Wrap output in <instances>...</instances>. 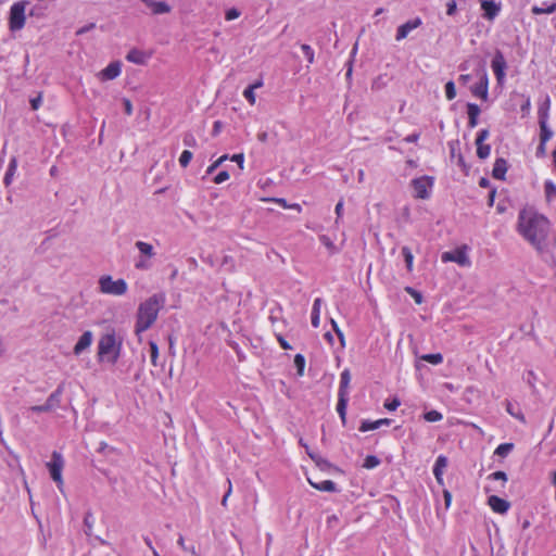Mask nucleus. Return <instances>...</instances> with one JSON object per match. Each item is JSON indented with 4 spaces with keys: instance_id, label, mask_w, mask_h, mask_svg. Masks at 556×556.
Listing matches in <instances>:
<instances>
[{
    "instance_id": "1",
    "label": "nucleus",
    "mask_w": 556,
    "mask_h": 556,
    "mask_svg": "<svg viewBox=\"0 0 556 556\" xmlns=\"http://www.w3.org/2000/svg\"><path fill=\"white\" fill-rule=\"evenodd\" d=\"M517 230L525 240L542 252L551 230V223L543 214L523 208L518 215Z\"/></svg>"
},
{
    "instance_id": "2",
    "label": "nucleus",
    "mask_w": 556,
    "mask_h": 556,
    "mask_svg": "<svg viewBox=\"0 0 556 556\" xmlns=\"http://www.w3.org/2000/svg\"><path fill=\"white\" fill-rule=\"evenodd\" d=\"M164 304L165 295L163 293L153 294L139 304L135 326L136 334L144 332L154 324Z\"/></svg>"
},
{
    "instance_id": "3",
    "label": "nucleus",
    "mask_w": 556,
    "mask_h": 556,
    "mask_svg": "<svg viewBox=\"0 0 556 556\" xmlns=\"http://www.w3.org/2000/svg\"><path fill=\"white\" fill-rule=\"evenodd\" d=\"M122 342L114 332L103 334L98 343V357L100 362L115 364L119 357Z\"/></svg>"
},
{
    "instance_id": "4",
    "label": "nucleus",
    "mask_w": 556,
    "mask_h": 556,
    "mask_svg": "<svg viewBox=\"0 0 556 556\" xmlns=\"http://www.w3.org/2000/svg\"><path fill=\"white\" fill-rule=\"evenodd\" d=\"M128 286L124 279L114 280L112 276H102L99 279V290L101 293L121 296L127 292Z\"/></svg>"
},
{
    "instance_id": "5",
    "label": "nucleus",
    "mask_w": 556,
    "mask_h": 556,
    "mask_svg": "<svg viewBox=\"0 0 556 556\" xmlns=\"http://www.w3.org/2000/svg\"><path fill=\"white\" fill-rule=\"evenodd\" d=\"M47 468L51 476V479L56 483L58 489L63 493L64 492V481L62 477V471L64 468V459L61 453L54 451L51 455V460L47 463Z\"/></svg>"
},
{
    "instance_id": "6",
    "label": "nucleus",
    "mask_w": 556,
    "mask_h": 556,
    "mask_svg": "<svg viewBox=\"0 0 556 556\" xmlns=\"http://www.w3.org/2000/svg\"><path fill=\"white\" fill-rule=\"evenodd\" d=\"M27 2L20 1L12 4L10 9L9 26L12 31L21 30L26 21Z\"/></svg>"
},
{
    "instance_id": "7",
    "label": "nucleus",
    "mask_w": 556,
    "mask_h": 556,
    "mask_svg": "<svg viewBox=\"0 0 556 556\" xmlns=\"http://www.w3.org/2000/svg\"><path fill=\"white\" fill-rule=\"evenodd\" d=\"M441 258L444 263L454 262L463 267H469L471 265L467 245L457 248L454 251L444 252Z\"/></svg>"
},
{
    "instance_id": "8",
    "label": "nucleus",
    "mask_w": 556,
    "mask_h": 556,
    "mask_svg": "<svg viewBox=\"0 0 556 556\" xmlns=\"http://www.w3.org/2000/svg\"><path fill=\"white\" fill-rule=\"evenodd\" d=\"M433 186V178L430 176H421L413 179L412 187L414 197L417 199H428Z\"/></svg>"
},
{
    "instance_id": "9",
    "label": "nucleus",
    "mask_w": 556,
    "mask_h": 556,
    "mask_svg": "<svg viewBox=\"0 0 556 556\" xmlns=\"http://www.w3.org/2000/svg\"><path fill=\"white\" fill-rule=\"evenodd\" d=\"M63 393V387L59 386L54 392H52L43 405H35L29 408L34 413H47L55 409L61 402Z\"/></svg>"
},
{
    "instance_id": "10",
    "label": "nucleus",
    "mask_w": 556,
    "mask_h": 556,
    "mask_svg": "<svg viewBox=\"0 0 556 556\" xmlns=\"http://www.w3.org/2000/svg\"><path fill=\"white\" fill-rule=\"evenodd\" d=\"M144 11L151 15H164L172 12V5L165 0H139Z\"/></svg>"
},
{
    "instance_id": "11",
    "label": "nucleus",
    "mask_w": 556,
    "mask_h": 556,
    "mask_svg": "<svg viewBox=\"0 0 556 556\" xmlns=\"http://www.w3.org/2000/svg\"><path fill=\"white\" fill-rule=\"evenodd\" d=\"M491 67L494 72V75L496 77V80H497V84L498 85H504V81H505V71H506V67H507V64H506V60L504 58V55L502 54V52L497 51L491 62Z\"/></svg>"
},
{
    "instance_id": "12",
    "label": "nucleus",
    "mask_w": 556,
    "mask_h": 556,
    "mask_svg": "<svg viewBox=\"0 0 556 556\" xmlns=\"http://www.w3.org/2000/svg\"><path fill=\"white\" fill-rule=\"evenodd\" d=\"M471 93L483 101L489 97V78L486 72L483 70L479 83L470 88Z\"/></svg>"
},
{
    "instance_id": "13",
    "label": "nucleus",
    "mask_w": 556,
    "mask_h": 556,
    "mask_svg": "<svg viewBox=\"0 0 556 556\" xmlns=\"http://www.w3.org/2000/svg\"><path fill=\"white\" fill-rule=\"evenodd\" d=\"M122 64L119 61L110 63L105 68L98 73L100 80H113L121 75Z\"/></svg>"
},
{
    "instance_id": "14",
    "label": "nucleus",
    "mask_w": 556,
    "mask_h": 556,
    "mask_svg": "<svg viewBox=\"0 0 556 556\" xmlns=\"http://www.w3.org/2000/svg\"><path fill=\"white\" fill-rule=\"evenodd\" d=\"M480 5L483 16L489 21L494 20L501 11V5L495 0H480Z\"/></svg>"
},
{
    "instance_id": "15",
    "label": "nucleus",
    "mask_w": 556,
    "mask_h": 556,
    "mask_svg": "<svg viewBox=\"0 0 556 556\" xmlns=\"http://www.w3.org/2000/svg\"><path fill=\"white\" fill-rule=\"evenodd\" d=\"M421 20L419 17H415L414 20L407 21L406 23L399 26L395 39L401 41L405 39L410 31L418 28L421 25Z\"/></svg>"
},
{
    "instance_id": "16",
    "label": "nucleus",
    "mask_w": 556,
    "mask_h": 556,
    "mask_svg": "<svg viewBox=\"0 0 556 556\" xmlns=\"http://www.w3.org/2000/svg\"><path fill=\"white\" fill-rule=\"evenodd\" d=\"M92 341H93V333L89 330L85 331L79 337L78 341L76 342V344L73 349V353L76 356L80 355L83 352H85L86 350H88L91 346Z\"/></svg>"
},
{
    "instance_id": "17",
    "label": "nucleus",
    "mask_w": 556,
    "mask_h": 556,
    "mask_svg": "<svg viewBox=\"0 0 556 556\" xmlns=\"http://www.w3.org/2000/svg\"><path fill=\"white\" fill-rule=\"evenodd\" d=\"M488 503L493 511L498 514H505L509 509V503L496 495H491Z\"/></svg>"
},
{
    "instance_id": "18",
    "label": "nucleus",
    "mask_w": 556,
    "mask_h": 556,
    "mask_svg": "<svg viewBox=\"0 0 556 556\" xmlns=\"http://www.w3.org/2000/svg\"><path fill=\"white\" fill-rule=\"evenodd\" d=\"M447 458L444 455L438 456L434 467H433V475L438 481L439 484H443V475L444 470L447 467Z\"/></svg>"
},
{
    "instance_id": "19",
    "label": "nucleus",
    "mask_w": 556,
    "mask_h": 556,
    "mask_svg": "<svg viewBox=\"0 0 556 556\" xmlns=\"http://www.w3.org/2000/svg\"><path fill=\"white\" fill-rule=\"evenodd\" d=\"M150 55L147 54L146 52L141 51V50H138V49H132L130 50L127 55H126V60L128 62H131L134 64H138V65H143L147 63V61L149 60Z\"/></svg>"
},
{
    "instance_id": "20",
    "label": "nucleus",
    "mask_w": 556,
    "mask_h": 556,
    "mask_svg": "<svg viewBox=\"0 0 556 556\" xmlns=\"http://www.w3.org/2000/svg\"><path fill=\"white\" fill-rule=\"evenodd\" d=\"M351 382V372L350 369L345 368L340 375V386L338 395H348L349 396V387Z\"/></svg>"
},
{
    "instance_id": "21",
    "label": "nucleus",
    "mask_w": 556,
    "mask_h": 556,
    "mask_svg": "<svg viewBox=\"0 0 556 556\" xmlns=\"http://www.w3.org/2000/svg\"><path fill=\"white\" fill-rule=\"evenodd\" d=\"M135 247L138 249L139 255L144 256L146 258L152 260L155 256V250L151 243L136 241Z\"/></svg>"
},
{
    "instance_id": "22",
    "label": "nucleus",
    "mask_w": 556,
    "mask_h": 556,
    "mask_svg": "<svg viewBox=\"0 0 556 556\" xmlns=\"http://www.w3.org/2000/svg\"><path fill=\"white\" fill-rule=\"evenodd\" d=\"M480 108L475 103L467 104L468 126L475 128L478 125V116L480 115Z\"/></svg>"
},
{
    "instance_id": "23",
    "label": "nucleus",
    "mask_w": 556,
    "mask_h": 556,
    "mask_svg": "<svg viewBox=\"0 0 556 556\" xmlns=\"http://www.w3.org/2000/svg\"><path fill=\"white\" fill-rule=\"evenodd\" d=\"M390 422H391V420L388 418L378 419L376 421L364 420L359 427V431H362V432L372 431V430L378 429L382 425L389 426Z\"/></svg>"
},
{
    "instance_id": "24",
    "label": "nucleus",
    "mask_w": 556,
    "mask_h": 556,
    "mask_svg": "<svg viewBox=\"0 0 556 556\" xmlns=\"http://www.w3.org/2000/svg\"><path fill=\"white\" fill-rule=\"evenodd\" d=\"M507 172V162L504 159H497L494 163L492 175L496 179L503 180Z\"/></svg>"
},
{
    "instance_id": "25",
    "label": "nucleus",
    "mask_w": 556,
    "mask_h": 556,
    "mask_svg": "<svg viewBox=\"0 0 556 556\" xmlns=\"http://www.w3.org/2000/svg\"><path fill=\"white\" fill-rule=\"evenodd\" d=\"M16 170H17V159L15 156H13V157H11V160L9 162V166H8L7 173L3 178V184L7 187H9L12 184Z\"/></svg>"
},
{
    "instance_id": "26",
    "label": "nucleus",
    "mask_w": 556,
    "mask_h": 556,
    "mask_svg": "<svg viewBox=\"0 0 556 556\" xmlns=\"http://www.w3.org/2000/svg\"><path fill=\"white\" fill-rule=\"evenodd\" d=\"M309 484L315 488L316 490L324 491V492H334L337 490L336 483L331 480H324L320 482H313L311 479H308Z\"/></svg>"
},
{
    "instance_id": "27",
    "label": "nucleus",
    "mask_w": 556,
    "mask_h": 556,
    "mask_svg": "<svg viewBox=\"0 0 556 556\" xmlns=\"http://www.w3.org/2000/svg\"><path fill=\"white\" fill-rule=\"evenodd\" d=\"M320 308H321V299L317 298V299H315V301L313 303V308H312V326L314 328L319 327Z\"/></svg>"
},
{
    "instance_id": "28",
    "label": "nucleus",
    "mask_w": 556,
    "mask_h": 556,
    "mask_svg": "<svg viewBox=\"0 0 556 556\" xmlns=\"http://www.w3.org/2000/svg\"><path fill=\"white\" fill-rule=\"evenodd\" d=\"M348 402H349L348 395H338L337 412H338L343 424H345V419H346Z\"/></svg>"
},
{
    "instance_id": "29",
    "label": "nucleus",
    "mask_w": 556,
    "mask_h": 556,
    "mask_svg": "<svg viewBox=\"0 0 556 556\" xmlns=\"http://www.w3.org/2000/svg\"><path fill=\"white\" fill-rule=\"evenodd\" d=\"M549 98L547 97L545 102L539 106L538 110V116H539V123H547L548 116H549Z\"/></svg>"
},
{
    "instance_id": "30",
    "label": "nucleus",
    "mask_w": 556,
    "mask_h": 556,
    "mask_svg": "<svg viewBox=\"0 0 556 556\" xmlns=\"http://www.w3.org/2000/svg\"><path fill=\"white\" fill-rule=\"evenodd\" d=\"M531 11L535 15L552 14L556 11V3L553 2L551 4H544L543 7L534 5V7H532Z\"/></svg>"
},
{
    "instance_id": "31",
    "label": "nucleus",
    "mask_w": 556,
    "mask_h": 556,
    "mask_svg": "<svg viewBox=\"0 0 556 556\" xmlns=\"http://www.w3.org/2000/svg\"><path fill=\"white\" fill-rule=\"evenodd\" d=\"M544 192L547 202L556 199V185L552 180H546L544 184Z\"/></svg>"
},
{
    "instance_id": "32",
    "label": "nucleus",
    "mask_w": 556,
    "mask_h": 556,
    "mask_svg": "<svg viewBox=\"0 0 556 556\" xmlns=\"http://www.w3.org/2000/svg\"><path fill=\"white\" fill-rule=\"evenodd\" d=\"M540 124V141H543V143H546L552 137L553 131L547 126V123H539Z\"/></svg>"
},
{
    "instance_id": "33",
    "label": "nucleus",
    "mask_w": 556,
    "mask_h": 556,
    "mask_svg": "<svg viewBox=\"0 0 556 556\" xmlns=\"http://www.w3.org/2000/svg\"><path fill=\"white\" fill-rule=\"evenodd\" d=\"M152 266L151 258H146L144 256L139 255L135 262L136 269L139 270H148Z\"/></svg>"
},
{
    "instance_id": "34",
    "label": "nucleus",
    "mask_w": 556,
    "mask_h": 556,
    "mask_svg": "<svg viewBox=\"0 0 556 556\" xmlns=\"http://www.w3.org/2000/svg\"><path fill=\"white\" fill-rule=\"evenodd\" d=\"M402 255L404 256L406 268L408 271L413 270V262H414V255L409 248L403 247L402 248Z\"/></svg>"
},
{
    "instance_id": "35",
    "label": "nucleus",
    "mask_w": 556,
    "mask_h": 556,
    "mask_svg": "<svg viewBox=\"0 0 556 556\" xmlns=\"http://www.w3.org/2000/svg\"><path fill=\"white\" fill-rule=\"evenodd\" d=\"M422 361H426L432 365H439L443 362V356L440 353L434 354H425L420 357Z\"/></svg>"
},
{
    "instance_id": "36",
    "label": "nucleus",
    "mask_w": 556,
    "mask_h": 556,
    "mask_svg": "<svg viewBox=\"0 0 556 556\" xmlns=\"http://www.w3.org/2000/svg\"><path fill=\"white\" fill-rule=\"evenodd\" d=\"M149 346H150L151 364L156 367L159 365V363H157V359H159L157 344L154 341H150Z\"/></svg>"
},
{
    "instance_id": "37",
    "label": "nucleus",
    "mask_w": 556,
    "mask_h": 556,
    "mask_svg": "<svg viewBox=\"0 0 556 556\" xmlns=\"http://www.w3.org/2000/svg\"><path fill=\"white\" fill-rule=\"evenodd\" d=\"M477 146V155L484 160L486 159L491 153V147L489 144L484 143H476Z\"/></svg>"
},
{
    "instance_id": "38",
    "label": "nucleus",
    "mask_w": 556,
    "mask_h": 556,
    "mask_svg": "<svg viewBox=\"0 0 556 556\" xmlns=\"http://www.w3.org/2000/svg\"><path fill=\"white\" fill-rule=\"evenodd\" d=\"M424 418L428 422H435L442 420L443 415L438 410H430L424 414Z\"/></svg>"
},
{
    "instance_id": "39",
    "label": "nucleus",
    "mask_w": 556,
    "mask_h": 556,
    "mask_svg": "<svg viewBox=\"0 0 556 556\" xmlns=\"http://www.w3.org/2000/svg\"><path fill=\"white\" fill-rule=\"evenodd\" d=\"M294 365L298 369V375L303 376L304 375V368H305V358L302 354H296L294 356Z\"/></svg>"
},
{
    "instance_id": "40",
    "label": "nucleus",
    "mask_w": 556,
    "mask_h": 556,
    "mask_svg": "<svg viewBox=\"0 0 556 556\" xmlns=\"http://www.w3.org/2000/svg\"><path fill=\"white\" fill-rule=\"evenodd\" d=\"M514 445L511 443H503V444H500L496 450H495V454L501 456V457H505L508 455V453L513 450Z\"/></svg>"
},
{
    "instance_id": "41",
    "label": "nucleus",
    "mask_w": 556,
    "mask_h": 556,
    "mask_svg": "<svg viewBox=\"0 0 556 556\" xmlns=\"http://www.w3.org/2000/svg\"><path fill=\"white\" fill-rule=\"evenodd\" d=\"M516 96H518V93H516ZM519 97H521L523 99V102L520 106V110L522 112V116H528L529 113H530V110H531V100H530V97H526L523 94H519Z\"/></svg>"
},
{
    "instance_id": "42",
    "label": "nucleus",
    "mask_w": 556,
    "mask_h": 556,
    "mask_svg": "<svg viewBox=\"0 0 556 556\" xmlns=\"http://www.w3.org/2000/svg\"><path fill=\"white\" fill-rule=\"evenodd\" d=\"M380 464V459L374 455H368L364 460V467L367 469L376 468Z\"/></svg>"
},
{
    "instance_id": "43",
    "label": "nucleus",
    "mask_w": 556,
    "mask_h": 556,
    "mask_svg": "<svg viewBox=\"0 0 556 556\" xmlns=\"http://www.w3.org/2000/svg\"><path fill=\"white\" fill-rule=\"evenodd\" d=\"M301 50L303 51L305 58L307 59V62L309 64L314 63V50L312 49V47L309 45H306V43H303L301 46Z\"/></svg>"
},
{
    "instance_id": "44",
    "label": "nucleus",
    "mask_w": 556,
    "mask_h": 556,
    "mask_svg": "<svg viewBox=\"0 0 556 556\" xmlns=\"http://www.w3.org/2000/svg\"><path fill=\"white\" fill-rule=\"evenodd\" d=\"M445 96L447 100H453L456 97L455 84L452 80L445 84Z\"/></svg>"
},
{
    "instance_id": "45",
    "label": "nucleus",
    "mask_w": 556,
    "mask_h": 556,
    "mask_svg": "<svg viewBox=\"0 0 556 556\" xmlns=\"http://www.w3.org/2000/svg\"><path fill=\"white\" fill-rule=\"evenodd\" d=\"M228 159V155H223L219 159H217L215 162H213L206 169V174L214 173L226 160Z\"/></svg>"
},
{
    "instance_id": "46",
    "label": "nucleus",
    "mask_w": 556,
    "mask_h": 556,
    "mask_svg": "<svg viewBox=\"0 0 556 556\" xmlns=\"http://www.w3.org/2000/svg\"><path fill=\"white\" fill-rule=\"evenodd\" d=\"M506 410L509 415H511L513 417L519 419L521 422H526V418L523 416V414L518 409L517 412L514 409V406L513 404L508 403L507 406H506Z\"/></svg>"
},
{
    "instance_id": "47",
    "label": "nucleus",
    "mask_w": 556,
    "mask_h": 556,
    "mask_svg": "<svg viewBox=\"0 0 556 556\" xmlns=\"http://www.w3.org/2000/svg\"><path fill=\"white\" fill-rule=\"evenodd\" d=\"M319 240L330 252L334 253L337 251L334 243L328 236L321 235Z\"/></svg>"
},
{
    "instance_id": "48",
    "label": "nucleus",
    "mask_w": 556,
    "mask_h": 556,
    "mask_svg": "<svg viewBox=\"0 0 556 556\" xmlns=\"http://www.w3.org/2000/svg\"><path fill=\"white\" fill-rule=\"evenodd\" d=\"M192 159V153L189 150L182 151L179 157V164L182 167H187Z\"/></svg>"
},
{
    "instance_id": "49",
    "label": "nucleus",
    "mask_w": 556,
    "mask_h": 556,
    "mask_svg": "<svg viewBox=\"0 0 556 556\" xmlns=\"http://www.w3.org/2000/svg\"><path fill=\"white\" fill-rule=\"evenodd\" d=\"M331 326L334 331V333L338 336L341 346L343 348L345 345V339L342 330L339 328L337 321L334 319H331Z\"/></svg>"
},
{
    "instance_id": "50",
    "label": "nucleus",
    "mask_w": 556,
    "mask_h": 556,
    "mask_svg": "<svg viewBox=\"0 0 556 556\" xmlns=\"http://www.w3.org/2000/svg\"><path fill=\"white\" fill-rule=\"evenodd\" d=\"M300 443L306 448V452L308 456L317 464L320 465L321 463H325V460L316 453L312 452L311 448L306 444L303 443L302 440H300Z\"/></svg>"
},
{
    "instance_id": "51",
    "label": "nucleus",
    "mask_w": 556,
    "mask_h": 556,
    "mask_svg": "<svg viewBox=\"0 0 556 556\" xmlns=\"http://www.w3.org/2000/svg\"><path fill=\"white\" fill-rule=\"evenodd\" d=\"M300 443L306 448V452L308 456L317 464L320 465L321 463H325V460L316 453L312 452L311 448L306 444L303 443L302 440H300Z\"/></svg>"
},
{
    "instance_id": "52",
    "label": "nucleus",
    "mask_w": 556,
    "mask_h": 556,
    "mask_svg": "<svg viewBox=\"0 0 556 556\" xmlns=\"http://www.w3.org/2000/svg\"><path fill=\"white\" fill-rule=\"evenodd\" d=\"M243 97L249 101L251 105H254L256 102V97L254 90L250 87L245 88L243 91Z\"/></svg>"
},
{
    "instance_id": "53",
    "label": "nucleus",
    "mask_w": 556,
    "mask_h": 556,
    "mask_svg": "<svg viewBox=\"0 0 556 556\" xmlns=\"http://www.w3.org/2000/svg\"><path fill=\"white\" fill-rule=\"evenodd\" d=\"M240 11L236 8H231V9H228L225 13V18L227 21H232V20H236L240 16Z\"/></svg>"
},
{
    "instance_id": "54",
    "label": "nucleus",
    "mask_w": 556,
    "mask_h": 556,
    "mask_svg": "<svg viewBox=\"0 0 556 556\" xmlns=\"http://www.w3.org/2000/svg\"><path fill=\"white\" fill-rule=\"evenodd\" d=\"M229 179V173L227 170H222L219 172L215 177H214V182L219 185V184H223L224 181L228 180Z\"/></svg>"
},
{
    "instance_id": "55",
    "label": "nucleus",
    "mask_w": 556,
    "mask_h": 556,
    "mask_svg": "<svg viewBox=\"0 0 556 556\" xmlns=\"http://www.w3.org/2000/svg\"><path fill=\"white\" fill-rule=\"evenodd\" d=\"M405 291H406L407 293H409V294L414 298V300H415V302H416L417 304H420V303L422 302V296H421V294H420L418 291H416L415 289H413V288H410V287H406V288H405Z\"/></svg>"
},
{
    "instance_id": "56",
    "label": "nucleus",
    "mask_w": 556,
    "mask_h": 556,
    "mask_svg": "<svg viewBox=\"0 0 556 556\" xmlns=\"http://www.w3.org/2000/svg\"><path fill=\"white\" fill-rule=\"evenodd\" d=\"M457 12V4L455 0H451L446 3V14L450 16L455 15Z\"/></svg>"
},
{
    "instance_id": "57",
    "label": "nucleus",
    "mask_w": 556,
    "mask_h": 556,
    "mask_svg": "<svg viewBox=\"0 0 556 556\" xmlns=\"http://www.w3.org/2000/svg\"><path fill=\"white\" fill-rule=\"evenodd\" d=\"M401 402L399 399L394 397L393 400L391 401H387L384 403V407L388 409V410H395L399 406H400Z\"/></svg>"
},
{
    "instance_id": "58",
    "label": "nucleus",
    "mask_w": 556,
    "mask_h": 556,
    "mask_svg": "<svg viewBox=\"0 0 556 556\" xmlns=\"http://www.w3.org/2000/svg\"><path fill=\"white\" fill-rule=\"evenodd\" d=\"M488 479H493V480H501L503 482H506L507 481V476L504 471H495L493 473H491Z\"/></svg>"
},
{
    "instance_id": "59",
    "label": "nucleus",
    "mask_w": 556,
    "mask_h": 556,
    "mask_svg": "<svg viewBox=\"0 0 556 556\" xmlns=\"http://www.w3.org/2000/svg\"><path fill=\"white\" fill-rule=\"evenodd\" d=\"M489 138V130L481 129L476 138V143H483Z\"/></svg>"
},
{
    "instance_id": "60",
    "label": "nucleus",
    "mask_w": 556,
    "mask_h": 556,
    "mask_svg": "<svg viewBox=\"0 0 556 556\" xmlns=\"http://www.w3.org/2000/svg\"><path fill=\"white\" fill-rule=\"evenodd\" d=\"M231 161L236 162L238 164V166L241 169H243V164H244V155H243V153L233 154L231 156Z\"/></svg>"
},
{
    "instance_id": "61",
    "label": "nucleus",
    "mask_w": 556,
    "mask_h": 556,
    "mask_svg": "<svg viewBox=\"0 0 556 556\" xmlns=\"http://www.w3.org/2000/svg\"><path fill=\"white\" fill-rule=\"evenodd\" d=\"M42 103V97L41 94H38L37 97L30 99V105L33 110H38Z\"/></svg>"
},
{
    "instance_id": "62",
    "label": "nucleus",
    "mask_w": 556,
    "mask_h": 556,
    "mask_svg": "<svg viewBox=\"0 0 556 556\" xmlns=\"http://www.w3.org/2000/svg\"><path fill=\"white\" fill-rule=\"evenodd\" d=\"M334 212H336V215H337L336 223H338L339 219L342 217V214H343V201L342 200L337 203Z\"/></svg>"
},
{
    "instance_id": "63",
    "label": "nucleus",
    "mask_w": 556,
    "mask_h": 556,
    "mask_svg": "<svg viewBox=\"0 0 556 556\" xmlns=\"http://www.w3.org/2000/svg\"><path fill=\"white\" fill-rule=\"evenodd\" d=\"M123 104H124L125 113L127 115H131L132 114V104H131L130 100L127 99V98H124L123 99Z\"/></svg>"
},
{
    "instance_id": "64",
    "label": "nucleus",
    "mask_w": 556,
    "mask_h": 556,
    "mask_svg": "<svg viewBox=\"0 0 556 556\" xmlns=\"http://www.w3.org/2000/svg\"><path fill=\"white\" fill-rule=\"evenodd\" d=\"M546 154V143H543V141H540L539 147L536 148V156L543 157Z\"/></svg>"
}]
</instances>
